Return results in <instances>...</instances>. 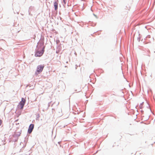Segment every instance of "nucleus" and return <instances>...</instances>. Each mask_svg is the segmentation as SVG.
<instances>
[{"label":"nucleus","mask_w":155,"mask_h":155,"mask_svg":"<svg viewBox=\"0 0 155 155\" xmlns=\"http://www.w3.org/2000/svg\"><path fill=\"white\" fill-rule=\"evenodd\" d=\"M26 101L23 98H21V101L19 103L18 107L20 109H22L23 108L24 106L25 105Z\"/></svg>","instance_id":"nucleus-1"},{"label":"nucleus","mask_w":155,"mask_h":155,"mask_svg":"<svg viewBox=\"0 0 155 155\" xmlns=\"http://www.w3.org/2000/svg\"><path fill=\"white\" fill-rule=\"evenodd\" d=\"M44 48L45 47H43V49L41 51H36L35 54V56L36 57H41V56L43 54L44 52Z\"/></svg>","instance_id":"nucleus-2"},{"label":"nucleus","mask_w":155,"mask_h":155,"mask_svg":"<svg viewBox=\"0 0 155 155\" xmlns=\"http://www.w3.org/2000/svg\"><path fill=\"white\" fill-rule=\"evenodd\" d=\"M44 66L43 65H39L37 66V71L38 73L41 72L42 71Z\"/></svg>","instance_id":"nucleus-3"},{"label":"nucleus","mask_w":155,"mask_h":155,"mask_svg":"<svg viewBox=\"0 0 155 155\" xmlns=\"http://www.w3.org/2000/svg\"><path fill=\"white\" fill-rule=\"evenodd\" d=\"M34 124H31L30 125L28 130V133L30 134L31 133L34 129Z\"/></svg>","instance_id":"nucleus-4"},{"label":"nucleus","mask_w":155,"mask_h":155,"mask_svg":"<svg viewBox=\"0 0 155 155\" xmlns=\"http://www.w3.org/2000/svg\"><path fill=\"white\" fill-rule=\"evenodd\" d=\"M58 1L54 2V6L55 8V10H57L58 9Z\"/></svg>","instance_id":"nucleus-5"},{"label":"nucleus","mask_w":155,"mask_h":155,"mask_svg":"<svg viewBox=\"0 0 155 155\" xmlns=\"http://www.w3.org/2000/svg\"><path fill=\"white\" fill-rule=\"evenodd\" d=\"M2 120H0V126L2 124Z\"/></svg>","instance_id":"nucleus-6"},{"label":"nucleus","mask_w":155,"mask_h":155,"mask_svg":"<svg viewBox=\"0 0 155 155\" xmlns=\"http://www.w3.org/2000/svg\"><path fill=\"white\" fill-rule=\"evenodd\" d=\"M66 0H63V2H64V4H66Z\"/></svg>","instance_id":"nucleus-7"},{"label":"nucleus","mask_w":155,"mask_h":155,"mask_svg":"<svg viewBox=\"0 0 155 155\" xmlns=\"http://www.w3.org/2000/svg\"><path fill=\"white\" fill-rule=\"evenodd\" d=\"M44 45V42L42 41V43L41 44V46L43 45Z\"/></svg>","instance_id":"nucleus-8"},{"label":"nucleus","mask_w":155,"mask_h":155,"mask_svg":"<svg viewBox=\"0 0 155 155\" xmlns=\"http://www.w3.org/2000/svg\"><path fill=\"white\" fill-rule=\"evenodd\" d=\"M40 42L38 43V44L39 45L40 44Z\"/></svg>","instance_id":"nucleus-9"}]
</instances>
